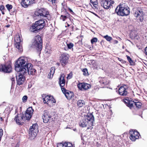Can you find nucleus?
<instances>
[{"instance_id": "1", "label": "nucleus", "mask_w": 147, "mask_h": 147, "mask_svg": "<svg viewBox=\"0 0 147 147\" xmlns=\"http://www.w3.org/2000/svg\"><path fill=\"white\" fill-rule=\"evenodd\" d=\"M49 13L48 11L43 9H41L38 11H36L34 13V16H39L42 19L36 21L30 27V31L36 33L43 28L45 25V21L47 22V19L48 20L50 19V16Z\"/></svg>"}, {"instance_id": "2", "label": "nucleus", "mask_w": 147, "mask_h": 147, "mask_svg": "<svg viewBox=\"0 0 147 147\" xmlns=\"http://www.w3.org/2000/svg\"><path fill=\"white\" fill-rule=\"evenodd\" d=\"M32 65L28 63L26 57H21L18 59L15 63V70L21 74H27L29 75L35 74L36 70L32 68Z\"/></svg>"}, {"instance_id": "3", "label": "nucleus", "mask_w": 147, "mask_h": 147, "mask_svg": "<svg viewBox=\"0 0 147 147\" xmlns=\"http://www.w3.org/2000/svg\"><path fill=\"white\" fill-rule=\"evenodd\" d=\"M94 120V117L92 113H88L84 116V118L80 122L79 125L82 127H87V129H92Z\"/></svg>"}, {"instance_id": "4", "label": "nucleus", "mask_w": 147, "mask_h": 147, "mask_svg": "<svg viewBox=\"0 0 147 147\" xmlns=\"http://www.w3.org/2000/svg\"><path fill=\"white\" fill-rule=\"evenodd\" d=\"M130 10L129 8L124 3L119 5L115 9V11L118 15L124 16L129 15Z\"/></svg>"}, {"instance_id": "5", "label": "nucleus", "mask_w": 147, "mask_h": 147, "mask_svg": "<svg viewBox=\"0 0 147 147\" xmlns=\"http://www.w3.org/2000/svg\"><path fill=\"white\" fill-rule=\"evenodd\" d=\"M32 46L38 51L41 50L42 48V40L40 36L37 35L35 36Z\"/></svg>"}, {"instance_id": "6", "label": "nucleus", "mask_w": 147, "mask_h": 147, "mask_svg": "<svg viewBox=\"0 0 147 147\" xmlns=\"http://www.w3.org/2000/svg\"><path fill=\"white\" fill-rule=\"evenodd\" d=\"M38 131V127L37 124H33L30 127L29 130V136L32 139L36 137Z\"/></svg>"}, {"instance_id": "7", "label": "nucleus", "mask_w": 147, "mask_h": 147, "mask_svg": "<svg viewBox=\"0 0 147 147\" xmlns=\"http://www.w3.org/2000/svg\"><path fill=\"white\" fill-rule=\"evenodd\" d=\"M12 68L11 65L6 64L0 65V71L6 73H9L11 71Z\"/></svg>"}, {"instance_id": "8", "label": "nucleus", "mask_w": 147, "mask_h": 147, "mask_svg": "<svg viewBox=\"0 0 147 147\" xmlns=\"http://www.w3.org/2000/svg\"><path fill=\"white\" fill-rule=\"evenodd\" d=\"M15 41L16 42L15 47L19 51L21 52L22 51V47L21 44V40L19 35H16L15 37Z\"/></svg>"}, {"instance_id": "9", "label": "nucleus", "mask_w": 147, "mask_h": 147, "mask_svg": "<svg viewBox=\"0 0 147 147\" xmlns=\"http://www.w3.org/2000/svg\"><path fill=\"white\" fill-rule=\"evenodd\" d=\"M19 72V75L16 76V80L18 84L20 85L24 83L25 80L24 75L27 74H21L20 72Z\"/></svg>"}, {"instance_id": "10", "label": "nucleus", "mask_w": 147, "mask_h": 147, "mask_svg": "<svg viewBox=\"0 0 147 147\" xmlns=\"http://www.w3.org/2000/svg\"><path fill=\"white\" fill-rule=\"evenodd\" d=\"M69 57V55L66 53H63L61 55L60 61L63 67L67 63Z\"/></svg>"}, {"instance_id": "11", "label": "nucleus", "mask_w": 147, "mask_h": 147, "mask_svg": "<svg viewBox=\"0 0 147 147\" xmlns=\"http://www.w3.org/2000/svg\"><path fill=\"white\" fill-rule=\"evenodd\" d=\"M130 136L129 138L133 141H135L136 139H138L139 138V133L137 131L133 130L129 131Z\"/></svg>"}, {"instance_id": "12", "label": "nucleus", "mask_w": 147, "mask_h": 147, "mask_svg": "<svg viewBox=\"0 0 147 147\" xmlns=\"http://www.w3.org/2000/svg\"><path fill=\"white\" fill-rule=\"evenodd\" d=\"M114 1L111 0H105L102 1L103 7L105 9H108L109 8L112 4L114 3Z\"/></svg>"}, {"instance_id": "13", "label": "nucleus", "mask_w": 147, "mask_h": 147, "mask_svg": "<svg viewBox=\"0 0 147 147\" xmlns=\"http://www.w3.org/2000/svg\"><path fill=\"white\" fill-rule=\"evenodd\" d=\"M51 117V116L49 112L47 110L44 111L42 116L43 122L45 123H47Z\"/></svg>"}, {"instance_id": "14", "label": "nucleus", "mask_w": 147, "mask_h": 147, "mask_svg": "<svg viewBox=\"0 0 147 147\" xmlns=\"http://www.w3.org/2000/svg\"><path fill=\"white\" fill-rule=\"evenodd\" d=\"M34 111L32 107H29L26 110L25 114L26 119L29 120L31 119Z\"/></svg>"}, {"instance_id": "15", "label": "nucleus", "mask_w": 147, "mask_h": 147, "mask_svg": "<svg viewBox=\"0 0 147 147\" xmlns=\"http://www.w3.org/2000/svg\"><path fill=\"white\" fill-rule=\"evenodd\" d=\"M34 3V0H22L21 5L23 7L26 8L31 4Z\"/></svg>"}, {"instance_id": "16", "label": "nucleus", "mask_w": 147, "mask_h": 147, "mask_svg": "<svg viewBox=\"0 0 147 147\" xmlns=\"http://www.w3.org/2000/svg\"><path fill=\"white\" fill-rule=\"evenodd\" d=\"M20 116L17 115L15 116L14 120L17 124L18 125H20L23 121L24 117L23 115H20Z\"/></svg>"}, {"instance_id": "17", "label": "nucleus", "mask_w": 147, "mask_h": 147, "mask_svg": "<svg viewBox=\"0 0 147 147\" xmlns=\"http://www.w3.org/2000/svg\"><path fill=\"white\" fill-rule=\"evenodd\" d=\"M119 93L121 96H125L127 94V92L124 86H122L119 88Z\"/></svg>"}, {"instance_id": "18", "label": "nucleus", "mask_w": 147, "mask_h": 147, "mask_svg": "<svg viewBox=\"0 0 147 147\" xmlns=\"http://www.w3.org/2000/svg\"><path fill=\"white\" fill-rule=\"evenodd\" d=\"M51 96L43 95L42 97L43 100V102L45 104H47L48 105H50L51 103Z\"/></svg>"}, {"instance_id": "19", "label": "nucleus", "mask_w": 147, "mask_h": 147, "mask_svg": "<svg viewBox=\"0 0 147 147\" xmlns=\"http://www.w3.org/2000/svg\"><path fill=\"white\" fill-rule=\"evenodd\" d=\"M57 147H73L72 144L69 142H65L64 143H58Z\"/></svg>"}, {"instance_id": "20", "label": "nucleus", "mask_w": 147, "mask_h": 147, "mask_svg": "<svg viewBox=\"0 0 147 147\" xmlns=\"http://www.w3.org/2000/svg\"><path fill=\"white\" fill-rule=\"evenodd\" d=\"M124 101L126 105L130 108L132 107L134 104V101L130 100L127 99H125Z\"/></svg>"}, {"instance_id": "21", "label": "nucleus", "mask_w": 147, "mask_h": 147, "mask_svg": "<svg viewBox=\"0 0 147 147\" xmlns=\"http://www.w3.org/2000/svg\"><path fill=\"white\" fill-rule=\"evenodd\" d=\"M59 84L61 87L64 86L65 85V81L64 79V76L63 75L61 76L60 77L59 79Z\"/></svg>"}, {"instance_id": "22", "label": "nucleus", "mask_w": 147, "mask_h": 147, "mask_svg": "<svg viewBox=\"0 0 147 147\" xmlns=\"http://www.w3.org/2000/svg\"><path fill=\"white\" fill-rule=\"evenodd\" d=\"M55 67H52L51 68L50 72L48 74V77L50 79L51 78L53 77L55 73Z\"/></svg>"}, {"instance_id": "23", "label": "nucleus", "mask_w": 147, "mask_h": 147, "mask_svg": "<svg viewBox=\"0 0 147 147\" xmlns=\"http://www.w3.org/2000/svg\"><path fill=\"white\" fill-rule=\"evenodd\" d=\"M109 80L106 78H103L102 81V84L104 85L105 86V87H107L108 88V87L107 85L109 84Z\"/></svg>"}, {"instance_id": "24", "label": "nucleus", "mask_w": 147, "mask_h": 147, "mask_svg": "<svg viewBox=\"0 0 147 147\" xmlns=\"http://www.w3.org/2000/svg\"><path fill=\"white\" fill-rule=\"evenodd\" d=\"M143 15V13L142 11L141 10H137L136 11L135 13V16L136 17H138L139 16L140 17H142Z\"/></svg>"}, {"instance_id": "25", "label": "nucleus", "mask_w": 147, "mask_h": 147, "mask_svg": "<svg viewBox=\"0 0 147 147\" xmlns=\"http://www.w3.org/2000/svg\"><path fill=\"white\" fill-rule=\"evenodd\" d=\"M73 94L72 92L68 91L66 93H65V95L66 98L68 99L69 100L72 98Z\"/></svg>"}, {"instance_id": "26", "label": "nucleus", "mask_w": 147, "mask_h": 147, "mask_svg": "<svg viewBox=\"0 0 147 147\" xmlns=\"http://www.w3.org/2000/svg\"><path fill=\"white\" fill-rule=\"evenodd\" d=\"M84 104V102L83 100H79L77 102V105L79 107H82Z\"/></svg>"}, {"instance_id": "27", "label": "nucleus", "mask_w": 147, "mask_h": 147, "mask_svg": "<svg viewBox=\"0 0 147 147\" xmlns=\"http://www.w3.org/2000/svg\"><path fill=\"white\" fill-rule=\"evenodd\" d=\"M134 104L136 107L138 108H140L142 105V104L141 102H139L138 100H135Z\"/></svg>"}, {"instance_id": "28", "label": "nucleus", "mask_w": 147, "mask_h": 147, "mask_svg": "<svg viewBox=\"0 0 147 147\" xmlns=\"http://www.w3.org/2000/svg\"><path fill=\"white\" fill-rule=\"evenodd\" d=\"M84 90H86L91 87V86L90 84L86 83H84Z\"/></svg>"}, {"instance_id": "29", "label": "nucleus", "mask_w": 147, "mask_h": 147, "mask_svg": "<svg viewBox=\"0 0 147 147\" xmlns=\"http://www.w3.org/2000/svg\"><path fill=\"white\" fill-rule=\"evenodd\" d=\"M84 83H79L78 84V88L81 90H84Z\"/></svg>"}, {"instance_id": "30", "label": "nucleus", "mask_w": 147, "mask_h": 147, "mask_svg": "<svg viewBox=\"0 0 147 147\" xmlns=\"http://www.w3.org/2000/svg\"><path fill=\"white\" fill-rule=\"evenodd\" d=\"M127 59L131 65H133L134 64V63L133 61L132 60L131 58L129 56H126Z\"/></svg>"}, {"instance_id": "31", "label": "nucleus", "mask_w": 147, "mask_h": 147, "mask_svg": "<svg viewBox=\"0 0 147 147\" xmlns=\"http://www.w3.org/2000/svg\"><path fill=\"white\" fill-rule=\"evenodd\" d=\"M104 38L108 41H110L112 39L111 37L108 36V35L104 36Z\"/></svg>"}, {"instance_id": "32", "label": "nucleus", "mask_w": 147, "mask_h": 147, "mask_svg": "<svg viewBox=\"0 0 147 147\" xmlns=\"http://www.w3.org/2000/svg\"><path fill=\"white\" fill-rule=\"evenodd\" d=\"M82 71L83 72V74L84 75L86 76L88 75V70L87 69L85 68L83 69Z\"/></svg>"}, {"instance_id": "33", "label": "nucleus", "mask_w": 147, "mask_h": 147, "mask_svg": "<svg viewBox=\"0 0 147 147\" xmlns=\"http://www.w3.org/2000/svg\"><path fill=\"white\" fill-rule=\"evenodd\" d=\"M6 7L7 10L10 11V10L12 8V5H11L7 4L6 5Z\"/></svg>"}, {"instance_id": "34", "label": "nucleus", "mask_w": 147, "mask_h": 147, "mask_svg": "<svg viewBox=\"0 0 147 147\" xmlns=\"http://www.w3.org/2000/svg\"><path fill=\"white\" fill-rule=\"evenodd\" d=\"M67 46L69 49H71L73 47L74 45L72 43H69L67 44Z\"/></svg>"}, {"instance_id": "35", "label": "nucleus", "mask_w": 147, "mask_h": 147, "mask_svg": "<svg viewBox=\"0 0 147 147\" xmlns=\"http://www.w3.org/2000/svg\"><path fill=\"white\" fill-rule=\"evenodd\" d=\"M98 40L97 38L94 37L91 40V42L92 44H94L95 42H97Z\"/></svg>"}, {"instance_id": "36", "label": "nucleus", "mask_w": 147, "mask_h": 147, "mask_svg": "<svg viewBox=\"0 0 147 147\" xmlns=\"http://www.w3.org/2000/svg\"><path fill=\"white\" fill-rule=\"evenodd\" d=\"M28 97L26 96H24L22 98V101L23 102H26L27 100Z\"/></svg>"}, {"instance_id": "37", "label": "nucleus", "mask_w": 147, "mask_h": 147, "mask_svg": "<svg viewBox=\"0 0 147 147\" xmlns=\"http://www.w3.org/2000/svg\"><path fill=\"white\" fill-rule=\"evenodd\" d=\"M72 72H70L69 74L68 75V76L67 77V79H71L72 77Z\"/></svg>"}, {"instance_id": "38", "label": "nucleus", "mask_w": 147, "mask_h": 147, "mask_svg": "<svg viewBox=\"0 0 147 147\" xmlns=\"http://www.w3.org/2000/svg\"><path fill=\"white\" fill-rule=\"evenodd\" d=\"M51 103H50V105L53 103H55L56 102V100L53 98L52 96H51Z\"/></svg>"}, {"instance_id": "39", "label": "nucleus", "mask_w": 147, "mask_h": 147, "mask_svg": "<svg viewBox=\"0 0 147 147\" xmlns=\"http://www.w3.org/2000/svg\"><path fill=\"white\" fill-rule=\"evenodd\" d=\"M67 18V16H63L61 15V16L60 17V19H61L63 20V21H64L65 20V19Z\"/></svg>"}, {"instance_id": "40", "label": "nucleus", "mask_w": 147, "mask_h": 147, "mask_svg": "<svg viewBox=\"0 0 147 147\" xmlns=\"http://www.w3.org/2000/svg\"><path fill=\"white\" fill-rule=\"evenodd\" d=\"M93 6L96 8L97 6L98 3L96 1L94 2L93 3H91Z\"/></svg>"}, {"instance_id": "41", "label": "nucleus", "mask_w": 147, "mask_h": 147, "mask_svg": "<svg viewBox=\"0 0 147 147\" xmlns=\"http://www.w3.org/2000/svg\"><path fill=\"white\" fill-rule=\"evenodd\" d=\"M61 89L63 93L65 94L68 91L66 90L65 88H64L61 87Z\"/></svg>"}, {"instance_id": "42", "label": "nucleus", "mask_w": 147, "mask_h": 147, "mask_svg": "<svg viewBox=\"0 0 147 147\" xmlns=\"http://www.w3.org/2000/svg\"><path fill=\"white\" fill-rule=\"evenodd\" d=\"M4 9L5 7L3 5H0V10L2 11V10H4Z\"/></svg>"}, {"instance_id": "43", "label": "nucleus", "mask_w": 147, "mask_h": 147, "mask_svg": "<svg viewBox=\"0 0 147 147\" xmlns=\"http://www.w3.org/2000/svg\"><path fill=\"white\" fill-rule=\"evenodd\" d=\"M145 53L147 55V46L145 49Z\"/></svg>"}, {"instance_id": "44", "label": "nucleus", "mask_w": 147, "mask_h": 147, "mask_svg": "<svg viewBox=\"0 0 147 147\" xmlns=\"http://www.w3.org/2000/svg\"><path fill=\"white\" fill-rule=\"evenodd\" d=\"M68 9H69V11H70V12L71 13H74L72 10L70 8H69Z\"/></svg>"}, {"instance_id": "45", "label": "nucleus", "mask_w": 147, "mask_h": 147, "mask_svg": "<svg viewBox=\"0 0 147 147\" xmlns=\"http://www.w3.org/2000/svg\"><path fill=\"white\" fill-rule=\"evenodd\" d=\"M96 0H90V2L91 3H93L94 2L96 1Z\"/></svg>"}, {"instance_id": "46", "label": "nucleus", "mask_w": 147, "mask_h": 147, "mask_svg": "<svg viewBox=\"0 0 147 147\" xmlns=\"http://www.w3.org/2000/svg\"><path fill=\"white\" fill-rule=\"evenodd\" d=\"M19 145H20L18 143L17 144L16 146L15 147H19Z\"/></svg>"}, {"instance_id": "47", "label": "nucleus", "mask_w": 147, "mask_h": 147, "mask_svg": "<svg viewBox=\"0 0 147 147\" xmlns=\"http://www.w3.org/2000/svg\"><path fill=\"white\" fill-rule=\"evenodd\" d=\"M1 12L4 15L5 14V13L3 11V10H2V11H1Z\"/></svg>"}, {"instance_id": "48", "label": "nucleus", "mask_w": 147, "mask_h": 147, "mask_svg": "<svg viewBox=\"0 0 147 147\" xmlns=\"http://www.w3.org/2000/svg\"><path fill=\"white\" fill-rule=\"evenodd\" d=\"M115 42L116 43H118V41L117 40H115Z\"/></svg>"}, {"instance_id": "49", "label": "nucleus", "mask_w": 147, "mask_h": 147, "mask_svg": "<svg viewBox=\"0 0 147 147\" xmlns=\"http://www.w3.org/2000/svg\"><path fill=\"white\" fill-rule=\"evenodd\" d=\"M9 26H10V25H7L6 26V27H9Z\"/></svg>"}, {"instance_id": "50", "label": "nucleus", "mask_w": 147, "mask_h": 147, "mask_svg": "<svg viewBox=\"0 0 147 147\" xmlns=\"http://www.w3.org/2000/svg\"><path fill=\"white\" fill-rule=\"evenodd\" d=\"M67 26H69V24H67Z\"/></svg>"}, {"instance_id": "51", "label": "nucleus", "mask_w": 147, "mask_h": 147, "mask_svg": "<svg viewBox=\"0 0 147 147\" xmlns=\"http://www.w3.org/2000/svg\"><path fill=\"white\" fill-rule=\"evenodd\" d=\"M68 0L69 1H72L73 0Z\"/></svg>"}, {"instance_id": "52", "label": "nucleus", "mask_w": 147, "mask_h": 147, "mask_svg": "<svg viewBox=\"0 0 147 147\" xmlns=\"http://www.w3.org/2000/svg\"><path fill=\"white\" fill-rule=\"evenodd\" d=\"M57 64L58 65H59V63H57Z\"/></svg>"}, {"instance_id": "53", "label": "nucleus", "mask_w": 147, "mask_h": 147, "mask_svg": "<svg viewBox=\"0 0 147 147\" xmlns=\"http://www.w3.org/2000/svg\"><path fill=\"white\" fill-rule=\"evenodd\" d=\"M119 61H121L120 59L119 60Z\"/></svg>"}, {"instance_id": "54", "label": "nucleus", "mask_w": 147, "mask_h": 147, "mask_svg": "<svg viewBox=\"0 0 147 147\" xmlns=\"http://www.w3.org/2000/svg\"><path fill=\"white\" fill-rule=\"evenodd\" d=\"M119 61H121L120 59L119 60Z\"/></svg>"}, {"instance_id": "55", "label": "nucleus", "mask_w": 147, "mask_h": 147, "mask_svg": "<svg viewBox=\"0 0 147 147\" xmlns=\"http://www.w3.org/2000/svg\"><path fill=\"white\" fill-rule=\"evenodd\" d=\"M102 88H104V87H102Z\"/></svg>"}]
</instances>
